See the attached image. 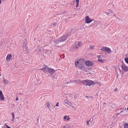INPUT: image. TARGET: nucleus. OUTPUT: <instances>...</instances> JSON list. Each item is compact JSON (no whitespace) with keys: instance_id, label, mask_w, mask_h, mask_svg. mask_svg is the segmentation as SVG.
Returning a JSON list of instances; mask_svg holds the SVG:
<instances>
[{"instance_id":"nucleus-50","label":"nucleus","mask_w":128,"mask_h":128,"mask_svg":"<svg viewBox=\"0 0 128 128\" xmlns=\"http://www.w3.org/2000/svg\"><path fill=\"white\" fill-rule=\"evenodd\" d=\"M11 128L10 127H9V128Z\"/></svg>"},{"instance_id":"nucleus-15","label":"nucleus","mask_w":128,"mask_h":128,"mask_svg":"<svg viewBox=\"0 0 128 128\" xmlns=\"http://www.w3.org/2000/svg\"><path fill=\"white\" fill-rule=\"evenodd\" d=\"M46 106L48 107L49 109L50 110V107H51V106H50V104L49 103V102H46Z\"/></svg>"},{"instance_id":"nucleus-17","label":"nucleus","mask_w":128,"mask_h":128,"mask_svg":"<svg viewBox=\"0 0 128 128\" xmlns=\"http://www.w3.org/2000/svg\"><path fill=\"white\" fill-rule=\"evenodd\" d=\"M78 47L77 45H76L74 47V50L75 51H77L78 50Z\"/></svg>"},{"instance_id":"nucleus-29","label":"nucleus","mask_w":128,"mask_h":128,"mask_svg":"<svg viewBox=\"0 0 128 128\" xmlns=\"http://www.w3.org/2000/svg\"><path fill=\"white\" fill-rule=\"evenodd\" d=\"M104 12L108 16H109L110 14V13L108 12Z\"/></svg>"},{"instance_id":"nucleus-5","label":"nucleus","mask_w":128,"mask_h":128,"mask_svg":"<svg viewBox=\"0 0 128 128\" xmlns=\"http://www.w3.org/2000/svg\"><path fill=\"white\" fill-rule=\"evenodd\" d=\"M121 68L122 70L124 71L127 72L128 71V67L126 66L124 64H122Z\"/></svg>"},{"instance_id":"nucleus-45","label":"nucleus","mask_w":128,"mask_h":128,"mask_svg":"<svg viewBox=\"0 0 128 128\" xmlns=\"http://www.w3.org/2000/svg\"><path fill=\"white\" fill-rule=\"evenodd\" d=\"M88 96H86V98H88V99H89V98H88Z\"/></svg>"},{"instance_id":"nucleus-6","label":"nucleus","mask_w":128,"mask_h":128,"mask_svg":"<svg viewBox=\"0 0 128 128\" xmlns=\"http://www.w3.org/2000/svg\"><path fill=\"white\" fill-rule=\"evenodd\" d=\"M26 40H24V41L23 45L22 47L23 48V50L26 51L27 50V47L26 46Z\"/></svg>"},{"instance_id":"nucleus-33","label":"nucleus","mask_w":128,"mask_h":128,"mask_svg":"<svg viewBox=\"0 0 128 128\" xmlns=\"http://www.w3.org/2000/svg\"><path fill=\"white\" fill-rule=\"evenodd\" d=\"M68 116H64V120H66V118H67V117Z\"/></svg>"},{"instance_id":"nucleus-12","label":"nucleus","mask_w":128,"mask_h":128,"mask_svg":"<svg viewBox=\"0 0 128 128\" xmlns=\"http://www.w3.org/2000/svg\"><path fill=\"white\" fill-rule=\"evenodd\" d=\"M3 79L2 82L5 84H7L9 82L8 81L4 79V78H3Z\"/></svg>"},{"instance_id":"nucleus-18","label":"nucleus","mask_w":128,"mask_h":128,"mask_svg":"<svg viewBox=\"0 0 128 128\" xmlns=\"http://www.w3.org/2000/svg\"><path fill=\"white\" fill-rule=\"evenodd\" d=\"M100 56H98V57H99V58H98V61H99V62H103V60H102V59H100Z\"/></svg>"},{"instance_id":"nucleus-30","label":"nucleus","mask_w":128,"mask_h":128,"mask_svg":"<svg viewBox=\"0 0 128 128\" xmlns=\"http://www.w3.org/2000/svg\"><path fill=\"white\" fill-rule=\"evenodd\" d=\"M40 70H42V71H43V72H45V70L44 69V68H42L41 69H40Z\"/></svg>"},{"instance_id":"nucleus-13","label":"nucleus","mask_w":128,"mask_h":128,"mask_svg":"<svg viewBox=\"0 0 128 128\" xmlns=\"http://www.w3.org/2000/svg\"><path fill=\"white\" fill-rule=\"evenodd\" d=\"M111 51V50L109 48H107L106 47V50L105 52H106L107 53H109Z\"/></svg>"},{"instance_id":"nucleus-8","label":"nucleus","mask_w":128,"mask_h":128,"mask_svg":"<svg viewBox=\"0 0 128 128\" xmlns=\"http://www.w3.org/2000/svg\"><path fill=\"white\" fill-rule=\"evenodd\" d=\"M93 63L89 61H86L85 62L86 64L88 66H92L93 64Z\"/></svg>"},{"instance_id":"nucleus-40","label":"nucleus","mask_w":128,"mask_h":128,"mask_svg":"<svg viewBox=\"0 0 128 128\" xmlns=\"http://www.w3.org/2000/svg\"><path fill=\"white\" fill-rule=\"evenodd\" d=\"M118 90V89L117 88H116L114 90V92H116L117 90Z\"/></svg>"},{"instance_id":"nucleus-4","label":"nucleus","mask_w":128,"mask_h":128,"mask_svg":"<svg viewBox=\"0 0 128 128\" xmlns=\"http://www.w3.org/2000/svg\"><path fill=\"white\" fill-rule=\"evenodd\" d=\"M61 42H62L59 41V39H58V40H56L54 41V44L55 46H57L59 47L61 46L62 44L61 43Z\"/></svg>"},{"instance_id":"nucleus-11","label":"nucleus","mask_w":128,"mask_h":128,"mask_svg":"<svg viewBox=\"0 0 128 128\" xmlns=\"http://www.w3.org/2000/svg\"><path fill=\"white\" fill-rule=\"evenodd\" d=\"M12 57V56L10 54H8L7 55L6 58V60L8 62H9L11 58Z\"/></svg>"},{"instance_id":"nucleus-21","label":"nucleus","mask_w":128,"mask_h":128,"mask_svg":"<svg viewBox=\"0 0 128 128\" xmlns=\"http://www.w3.org/2000/svg\"><path fill=\"white\" fill-rule=\"evenodd\" d=\"M44 68V70H46L48 71V69H49V68L48 67H47L46 66H45L44 67H43Z\"/></svg>"},{"instance_id":"nucleus-7","label":"nucleus","mask_w":128,"mask_h":128,"mask_svg":"<svg viewBox=\"0 0 128 128\" xmlns=\"http://www.w3.org/2000/svg\"><path fill=\"white\" fill-rule=\"evenodd\" d=\"M92 20L90 19L88 16H87L85 18V22L86 23H90Z\"/></svg>"},{"instance_id":"nucleus-52","label":"nucleus","mask_w":128,"mask_h":128,"mask_svg":"<svg viewBox=\"0 0 128 128\" xmlns=\"http://www.w3.org/2000/svg\"><path fill=\"white\" fill-rule=\"evenodd\" d=\"M64 13H63V12L62 13V14H64Z\"/></svg>"},{"instance_id":"nucleus-42","label":"nucleus","mask_w":128,"mask_h":128,"mask_svg":"<svg viewBox=\"0 0 128 128\" xmlns=\"http://www.w3.org/2000/svg\"><path fill=\"white\" fill-rule=\"evenodd\" d=\"M6 128H8L10 127H9L8 125H7L6 124Z\"/></svg>"},{"instance_id":"nucleus-26","label":"nucleus","mask_w":128,"mask_h":128,"mask_svg":"<svg viewBox=\"0 0 128 128\" xmlns=\"http://www.w3.org/2000/svg\"><path fill=\"white\" fill-rule=\"evenodd\" d=\"M94 116V115L93 116L92 118H91L90 120L88 121L89 122L92 123V121L93 120V118Z\"/></svg>"},{"instance_id":"nucleus-34","label":"nucleus","mask_w":128,"mask_h":128,"mask_svg":"<svg viewBox=\"0 0 128 128\" xmlns=\"http://www.w3.org/2000/svg\"><path fill=\"white\" fill-rule=\"evenodd\" d=\"M87 68L88 70H91L92 68L91 67H90L88 68H88Z\"/></svg>"},{"instance_id":"nucleus-16","label":"nucleus","mask_w":128,"mask_h":128,"mask_svg":"<svg viewBox=\"0 0 128 128\" xmlns=\"http://www.w3.org/2000/svg\"><path fill=\"white\" fill-rule=\"evenodd\" d=\"M64 102L65 103L69 105L70 104V102L66 100H64Z\"/></svg>"},{"instance_id":"nucleus-47","label":"nucleus","mask_w":128,"mask_h":128,"mask_svg":"<svg viewBox=\"0 0 128 128\" xmlns=\"http://www.w3.org/2000/svg\"><path fill=\"white\" fill-rule=\"evenodd\" d=\"M19 94H20V95H22V93H20Z\"/></svg>"},{"instance_id":"nucleus-3","label":"nucleus","mask_w":128,"mask_h":128,"mask_svg":"<svg viewBox=\"0 0 128 128\" xmlns=\"http://www.w3.org/2000/svg\"><path fill=\"white\" fill-rule=\"evenodd\" d=\"M67 36V35L65 34L61 36L59 38V41L61 42H64L68 38Z\"/></svg>"},{"instance_id":"nucleus-22","label":"nucleus","mask_w":128,"mask_h":128,"mask_svg":"<svg viewBox=\"0 0 128 128\" xmlns=\"http://www.w3.org/2000/svg\"><path fill=\"white\" fill-rule=\"evenodd\" d=\"M12 120L14 121V115L13 112L12 113Z\"/></svg>"},{"instance_id":"nucleus-35","label":"nucleus","mask_w":128,"mask_h":128,"mask_svg":"<svg viewBox=\"0 0 128 128\" xmlns=\"http://www.w3.org/2000/svg\"><path fill=\"white\" fill-rule=\"evenodd\" d=\"M58 104H59V102H57L56 103V106H58Z\"/></svg>"},{"instance_id":"nucleus-38","label":"nucleus","mask_w":128,"mask_h":128,"mask_svg":"<svg viewBox=\"0 0 128 128\" xmlns=\"http://www.w3.org/2000/svg\"><path fill=\"white\" fill-rule=\"evenodd\" d=\"M67 117H68V118H67V119H66V120H69V119H70V118H69V116H67Z\"/></svg>"},{"instance_id":"nucleus-46","label":"nucleus","mask_w":128,"mask_h":128,"mask_svg":"<svg viewBox=\"0 0 128 128\" xmlns=\"http://www.w3.org/2000/svg\"><path fill=\"white\" fill-rule=\"evenodd\" d=\"M69 83V82H66L65 83V84H68V83Z\"/></svg>"},{"instance_id":"nucleus-28","label":"nucleus","mask_w":128,"mask_h":128,"mask_svg":"<svg viewBox=\"0 0 128 128\" xmlns=\"http://www.w3.org/2000/svg\"><path fill=\"white\" fill-rule=\"evenodd\" d=\"M124 111H125V112H126V108H125V109H124L123 110H122L121 112H120V113H121L123 112H124Z\"/></svg>"},{"instance_id":"nucleus-37","label":"nucleus","mask_w":128,"mask_h":128,"mask_svg":"<svg viewBox=\"0 0 128 128\" xmlns=\"http://www.w3.org/2000/svg\"><path fill=\"white\" fill-rule=\"evenodd\" d=\"M108 11L109 12H111L112 13L113 12L111 10H110V9H109L108 10Z\"/></svg>"},{"instance_id":"nucleus-23","label":"nucleus","mask_w":128,"mask_h":128,"mask_svg":"<svg viewBox=\"0 0 128 128\" xmlns=\"http://www.w3.org/2000/svg\"><path fill=\"white\" fill-rule=\"evenodd\" d=\"M56 22H54V23H52V24L50 26H51L54 27L55 26H56Z\"/></svg>"},{"instance_id":"nucleus-32","label":"nucleus","mask_w":128,"mask_h":128,"mask_svg":"<svg viewBox=\"0 0 128 128\" xmlns=\"http://www.w3.org/2000/svg\"><path fill=\"white\" fill-rule=\"evenodd\" d=\"M72 97H74L75 98L76 95L74 94H72Z\"/></svg>"},{"instance_id":"nucleus-31","label":"nucleus","mask_w":128,"mask_h":128,"mask_svg":"<svg viewBox=\"0 0 128 128\" xmlns=\"http://www.w3.org/2000/svg\"><path fill=\"white\" fill-rule=\"evenodd\" d=\"M76 81L78 83H79V82H79V81H80V80H77Z\"/></svg>"},{"instance_id":"nucleus-41","label":"nucleus","mask_w":128,"mask_h":128,"mask_svg":"<svg viewBox=\"0 0 128 128\" xmlns=\"http://www.w3.org/2000/svg\"><path fill=\"white\" fill-rule=\"evenodd\" d=\"M16 101H18V98L17 97V98H16Z\"/></svg>"},{"instance_id":"nucleus-19","label":"nucleus","mask_w":128,"mask_h":128,"mask_svg":"<svg viewBox=\"0 0 128 128\" xmlns=\"http://www.w3.org/2000/svg\"><path fill=\"white\" fill-rule=\"evenodd\" d=\"M76 7H78V4L79 3V0H76Z\"/></svg>"},{"instance_id":"nucleus-51","label":"nucleus","mask_w":128,"mask_h":128,"mask_svg":"<svg viewBox=\"0 0 128 128\" xmlns=\"http://www.w3.org/2000/svg\"><path fill=\"white\" fill-rule=\"evenodd\" d=\"M0 76H1V74H0Z\"/></svg>"},{"instance_id":"nucleus-1","label":"nucleus","mask_w":128,"mask_h":128,"mask_svg":"<svg viewBox=\"0 0 128 128\" xmlns=\"http://www.w3.org/2000/svg\"><path fill=\"white\" fill-rule=\"evenodd\" d=\"M84 60L83 59L78 60L75 63V66L80 68L81 70L84 69L85 67L84 66Z\"/></svg>"},{"instance_id":"nucleus-39","label":"nucleus","mask_w":128,"mask_h":128,"mask_svg":"<svg viewBox=\"0 0 128 128\" xmlns=\"http://www.w3.org/2000/svg\"><path fill=\"white\" fill-rule=\"evenodd\" d=\"M88 98H90L91 99H92L93 98V97L92 96H88Z\"/></svg>"},{"instance_id":"nucleus-36","label":"nucleus","mask_w":128,"mask_h":128,"mask_svg":"<svg viewBox=\"0 0 128 128\" xmlns=\"http://www.w3.org/2000/svg\"><path fill=\"white\" fill-rule=\"evenodd\" d=\"M89 122L88 121H87V122H86L87 125L88 126H89Z\"/></svg>"},{"instance_id":"nucleus-20","label":"nucleus","mask_w":128,"mask_h":128,"mask_svg":"<svg viewBox=\"0 0 128 128\" xmlns=\"http://www.w3.org/2000/svg\"><path fill=\"white\" fill-rule=\"evenodd\" d=\"M124 128H128V123H126L124 126Z\"/></svg>"},{"instance_id":"nucleus-14","label":"nucleus","mask_w":128,"mask_h":128,"mask_svg":"<svg viewBox=\"0 0 128 128\" xmlns=\"http://www.w3.org/2000/svg\"><path fill=\"white\" fill-rule=\"evenodd\" d=\"M106 48V47H103L102 48H101L100 49V50L103 51L104 52H105Z\"/></svg>"},{"instance_id":"nucleus-49","label":"nucleus","mask_w":128,"mask_h":128,"mask_svg":"<svg viewBox=\"0 0 128 128\" xmlns=\"http://www.w3.org/2000/svg\"><path fill=\"white\" fill-rule=\"evenodd\" d=\"M127 110H128V107L127 108Z\"/></svg>"},{"instance_id":"nucleus-43","label":"nucleus","mask_w":128,"mask_h":128,"mask_svg":"<svg viewBox=\"0 0 128 128\" xmlns=\"http://www.w3.org/2000/svg\"><path fill=\"white\" fill-rule=\"evenodd\" d=\"M6 128H8L10 127H9L8 125H7L6 124Z\"/></svg>"},{"instance_id":"nucleus-24","label":"nucleus","mask_w":128,"mask_h":128,"mask_svg":"<svg viewBox=\"0 0 128 128\" xmlns=\"http://www.w3.org/2000/svg\"><path fill=\"white\" fill-rule=\"evenodd\" d=\"M78 46H79L80 47L81 46H82V42H78Z\"/></svg>"},{"instance_id":"nucleus-10","label":"nucleus","mask_w":128,"mask_h":128,"mask_svg":"<svg viewBox=\"0 0 128 128\" xmlns=\"http://www.w3.org/2000/svg\"><path fill=\"white\" fill-rule=\"evenodd\" d=\"M48 71V72L50 74H52L54 72L55 70L54 69L49 68Z\"/></svg>"},{"instance_id":"nucleus-9","label":"nucleus","mask_w":128,"mask_h":128,"mask_svg":"<svg viewBox=\"0 0 128 128\" xmlns=\"http://www.w3.org/2000/svg\"><path fill=\"white\" fill-rule=\"evenodd\" d=\"M4 95L2 91H0V100H4Z\"/></svg>"},{"instance_id":"nucleus-48","label":"nucleus","mask_w":128,"mask_h":128,"mask_svg":"<svg viewBox=\"0 0 128 128\" xmlns=\"http://www.w3.org/2000/svg\"><path fill=\"white\" fill-rule=\"evenodd\" d=\"M1 0H0V4H1Z\"/></svg>"},{"instance_id":"nucleus-44","label":"nucleus","mask_w":128,"mask_h":128,"mask_svg":"<svg viewBox=\"0 0 128 128\" xmlns=\"http://www.w3.org/2000/svg\"><path fill=\"white\" fill-rule=\"evenodd\" d=\"M19 108L20 109L22 108V106H20L19 107Z\"/></svg>"},{"instance_id":"nucleus-25","label":"nucleus","mask_w":128,"mask_h":128,"mask_svg":"<svg viewBox=\"0 0 128 128\" xmlns=\"http://www.w3.org/2000/svg\"><path fill=\"white\" fill-rule=\"evenodd\" d=\"M90 48L91 49H94V46H92V45H90Z\"/></svg>"},{"instance_id":"nucleus-2","label":"nucleus","mask_w":128,"mask_h":128,"mask_svg":"<svg viewBox=\"0 0 128 128\" xmlns=\"http://www.w3.org/2000/svg\"><path fill=\"white\" fill-rule=\"evenodd\" d=\"M81 83L84 84L86 86H90L95 84L94 82L90 80H84L81 81Z\"/></svg>"},{"instance_id":"nucleus-27","label":"nucleus","mask_w":128,"mask_h":128,"mask_svg":"<svg viewBox=\"0 0 128 128\" xmlns=\"http://www.w3.org/2000/svg\"><path fill=\"white\" fill-rule=\"evenodd\" d=\"M125 62L128 64V58H125Z\"/></svg>"}]
</instances>
